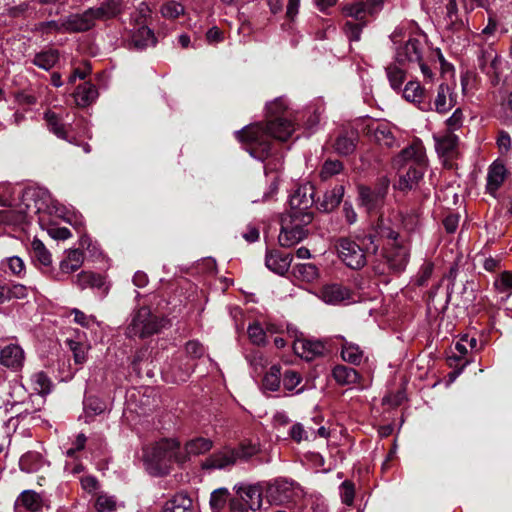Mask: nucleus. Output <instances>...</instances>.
I'll list each match as a JSON object with an SVG mask.
<instances>
[{
  "label": "nucleus",
  "mask_w": 512,
  "mask_h": 512,
  "mask_svg": "<svg viewBox=\"0 0 512 512\" xmlns=\"http://www.w3.org/2000/svg\"><path fill=\"white\" fill-rule=\"evenodd\" d=\"M287 109V100L283 97L276 98L266 105L267 124L265 127L257 123L235 132L240 142H245L250 146L249 153L253 157L264 160L269 156L271 150L270 138L286 141L291 137L295 131V126L289 118L290 113Z\"/></svg>",
  "instance_id": "f257e3e1"
},
{
  "label": "nucleus",
  "mask_w": 512,
  "mask_h": 512,
  "mask_svg": "<svg viewBox=\"0 0 512 512\" xmlns=\"http://www.w3.org/2000/svg\"><path fill=\"white\" fill-rule=\"evenodd\" d=\"M363 244L372 253H376L382 246L383 257L391 271L400 273L406 268L410 255L409 246L389 222L381 219L363 236Z\"/></svg>",
  "instance_id": "f03ea898"
},
{
  "label": "nucleus",
  "mask_w": 512,
  "mask_h": 512,
  "mask_svg": "<svg viewBox=\"0 0 512 512\" xmlns=\"http://www.w3.org/2000/svg\"><path fill=\"white\" fill-rule=\"evenodd\" d=\"M142 460L150 475L164 476L169 474L174 463L184 464L186 456L177 439L163 438L143 447Z\"/></svg>",
  "instance_id": "7ed1b4c3"
},
{
  "label": "nucleus",
  "mask_w": 512,
  "mask_h": 512,
  "mask_svg": "<svg viewBox=\"0 0 512 512\" xmlns=\"http://www.w3.org/2000/svg\"><path fill=\"white\" fill-rule=\"evenodd\" d=\"M360 243L349 237H340L336 240L335 249L338 258L348 268L358 270L366 265V246L363 244V237H358Z\"/></svg>",
  "instance_id": "20e7f679"
},
{
  "label": "nucleus",
  "mask_w": 512,
  "mask_h": 512,
  "mask_svg": "<svg viewBox=\"0 0 512 512\" xmlns=\"http://www.w3.org/2000/svg\"><path fill=\"white\" fill-rule=\"evenodd\" d=\"M160 322L148 307H141L131 315V320L126 328L129 338H146L160 331Z\"/></svg>",
  "instance_id": "39448f33"
},
{
  "label": "nucleus",
  "mask_w": 512,
  "mask_h": 512,
  "mask_svg": "<svg viewBox=\"0 0 512 512\" xmlns=\"http://www.w3.org/2000/svg\"><path fill=\"white\" fill-rule=\"evenodd\" d=\"M426 49L427 42L424 33H417L414 36L409 35L408 40L396 48V61L399 64L422 61Z\"/></svg>",
  "instance_id": "423d86ee"
},
{
  "label": "nucleus",
  "mask_w": 512,
  "mask_h": 512,
  "mask_svg": "<svg viewBox=\"0 0 512 512\" xmlns=\"http://www.w3.org/2000/svg\"><path fill=\"white\" fill-rule=\"evenodd\" d=\"M298 493V488L294 486L293 482L277 479L268 485L266 497L269 502L281 505L293 502Z\"/></svg>",
  "instance_id": "0eeeda50"
},
{
  "label": "nucleus",
  "mask_w": 512,
  "mask_h": 512,
  "mask_svg": "<svg viewBox=\"0 0 512 512\" xmlns=\"http://www.w3.org/2000/svg\"><path fill=\"white\" fill-rule=\"evenodd\" d=\"M320 297L325 303L332 305H347L355 301L353 292L348 287L338 283L322 287Z\"/></svg>",
  "instance_id": "6e6552de"
},
{
  "label": "nucleus",
  "mask_w": 512,
  "mask_h": 512,
  "mask_svg": "<svg viewBox=\"0 0 512 512\" xmlns=\"http://www.w3.org/2000/svg\"><path fill=\"white\" fill-rule=\"evenodd\" d=\"M394 166L404 167L408 165H426V154L423 145L419 142H414L410 146L403 149L395 158Z\"/></svg>",
  "instance_id": "1a4fd4ad"
},
{
  "label": "nucleus",
  "mask_w": 512,
  "mask_h": 512,
  "mask_svg": "<svg viewBox=\"0 0 512 512\" xmlns=\"http://www.w3.org/2000/svg\"><path fill=\"white\" fill-rule=\"evenodd\" d=\"M314 202V187L310 183L298 186L289 199L290 209L302 212H311Z\"/></svg>",
  "instance_id": "9d476101"
},
{
  "label": "nucleus",
  "mask_w": 512,
  "mask_h": 512,
  "mask_svg": "<svg viewBox=\"0 0 512 512\" xmlns=\"http://www.w3.org/2000/svg\"><path fill=\"white\" fill-rule=\"evenodd\" d=\"M84 262V254L80 249L65 251L64 258L60 261L59 272L54 275L55 280L62 281L64 275H70L77 271Z\"/></svg>",
  "instance_id": "9b49d317"
},
{
  "label": "nucleus",
  "mask_w": 512,
  "mask_h": 512,
  "mask_svg": "<svg viewBox=\"0 0 512 512\" xmlns=\"http://www.w3.org/2000/svg\"><path fill=\"white\" fill-rule=\"evenodd\" d=\"M237 461V452L234 448L225 447L210 455L202 464L204 469H225Z\"/></svg>",
  "instance_id": "f8f14e48"
},
{
  "label": "nucleus",
  "mask_w": 512,
  "mask_h": 512,
  "mask_svg": "<svg viewBox=\"0 0 512 512\" xmlns=\"http://www.w3.org/2000/svg\"><path fill=\"white\" fill-rule=\"evenodd\" d=\"M24 361V350L18 344L11 343L0 351V364L13 371L20 370L23 367Z\"/></svg>",
  "instance_id": "ddd939ff"
},
{
  "label": "nucleus",
  "mask_w": 512,
  "mask_h": 512,
  "mask_svg": "<svg viewBox=\"0 0 512 512\" xmlns=\"http://www.w3.org/2000/svg\"><path fill=\"white\" fill-rule=\"evenodd\" d=\"M64 32L77 33L84 32L94 26V22L89 9L81 14H72L63 19Z\"/></svg>",
  "instance_id": "4468645a"
},
{
  "label": "nucleus",
  "mask_w": 512,
  "mask_h": 512,
  "mask_svg": "<svg viewBox=\"0 0 512 512\" xmlns=\"http://www.w3.org/2000/svg\"><path fill=\"white\" fill-rule=\"evenodd\" d=\"M479 66L487 75L498 77L502 70V59L494 48L488 47L481 53Z\"/></svg>",
  "instance_id": "2eb2a0df"
},
{
  "label": "nucleus",
  "mask_w": 512,
  "mask_h": 512,
  "mask_svg": "<svg viewBox=\"0 0 512 512\" xmlns=\"http://www.w3.org/2000/svg\"><path fill=\"white\" fill-rule=\"evenodd\" d=\"M294 352L306 360H312L324 353L325 346L317 340L298 339L293 345Z\"/></svg>",
  "instance_id": "dca6fc26"
},
{
  "label": "nucleus",
  "mask_w": 512,
  "mask_h": 512,
  "mask_svg": "<svg viewBox=\"0 0 512 512\" xmlns=\"http://www.w3.org/2000/svg\"><path fill=\"white\" fill-rule=\"evenodd\" d=\"M456 105V95L446 83H441L437 88V95L434 99V109L440 114L447 113Z\"/></svg>",
  "instance_id": "f3484780"
},
{
  "label": "nucleus",
  "mask_w": 512,
  "mask_h": 512,
  "mask_svg": "<svg viewBox=\"0 0 512 512\" xmlns=\"http://www.w3.org/2000/svg\"><path fill=\"white\" fill-rule=\"evenodd\" d=\"M291 254H283L278 250L268 251L265 258L266 267L276 274L284 275L292 262Z\"/></svg>",
  "instance_id": "a211bd4d"
},
{
  "label": "nucleus",
  "mask_w": 512,
  "mask_h": 512,
  "mask_svg": "<svg viewBox=\"0 0 512 512\" xmlns=\"http://www.w3.org/2000/svg\"><path fill=\"white\" fill-rule=\"evenodd\" d=\"M237 497L252 511L261 508L262 489L259 485H244L237 489Z\"/></svg>",
  "instance_id": "6ab92c4d"
},
{
  "label": "nucleus",
  "mask_w": 512,
  "mask_h": 512,
  "mask_svg": "<svg viewBox=\"0 0 512 512\" xmlns=\"http://www.w3.org/2000/svg\"><path fill=\"white\" fill-rule=\"evenodd\" d=\"M306 237V232L292 228L291 220L281 219V230L278 236L279 244L282 247H291L302 241Z\"/></svg>",
  "instance_id": "aec40b11"
},
{
  "label": "nucleus",
  "mask_w": 512,
  "mask_h": 512,
  "mask_svg": "<svg viewBox=\"0 0 512 512\" xmlns=\"http://www.w3.org/2000/svg\"><path fill=\"white\" fill-rule=\"evenodd\" d=\"M403 97L414 104L421 110L432 109L431 104L425 101V91L421 84L417 81L408 82L403 90Z\"/></svg>",
  "instance_id": "412c9836"
},
{
  "label": "nucleus",
  "mask_w": 512,
  "mask_h": 512,
  "mask_svg": "<svg viewBox=\"0 0 512 512\" xmlns=\"http://www.w3.org/2000/svg\"><path fill=\"white\" fill-rule=\"evenodd\" d=\"M120 0H106L99 7L89 8L93 22L96 20H108L121 13Z\"/></svg>",
  "instance_id": "4be33fe9"
},
{
  "label": "nucleus",
  "mask_w": 512,
  "mask_h": 512,
  "mask_svg": "<svg viewBox=\"0 0 512 512\" xmlns=\"http://www.w3.org/2000/svg\"><path fill=\"white\" fill-rule=\"evenodd\" d=\"M373 139L381 146L392 148L396 145V138L388 123H377L369 128Z\"/></svg>",
  "instance_id": "5701e85b"
},
{
  "label": "nucleus",
  "mask_w": 512,
  "mask_h": 512,
  "mask_svg": "<svg viewBox=\"0 0 512 512\" xmlns=\"http://www.w3.org/2000/svg\"><path fill=\"white\" fill-rule=\"evenodd\" d=\"M446 14L444 17L445 27L450 32H459L466 28L465 22L460 18L456 0H447L445 5Z\"/></svg>",
  "instance_id": "b1692460"
},
{
  "label": "nucleus",
  "mask_w": 512,
  "mask_h": 512,
  "mask_svg": "<svg viewBox=\"0 0 512 512\" xmlns=\"http://www.w3.org/2000/svg\"><path fill=\"white\" fill-rule=\"evenodd\" d=\"M27 222L28 213L22 207L0 210V224L7 226H21Z\"/></svg>",
  "instance_id": "393cba45"
},
{
  "label": "nucleus",
  "mask_w": 512,
  "mask_h": 512,
  "mask_svg": "<svg viewBox=\"0 0 512 512\" xmlns=\"http://www.w3.org/2000/svg\"><path fill=\"white\" fill-rule=\"evenodd\" d=\"M459 138L454 133H446L436 140V150L439 155L452 159L457 154Z\"/></svg>",
  "instance_id": "a878e982"
},
{
  "label": "nucleus",
  "mask_w": 512,
  "mask_h": 512,
  "mask_svg": "<svg viewBox=\"0 0 512 512\" xmlns=\"http://www.w3.org/2000/svg\"><path fill=\"white\" fill-rule=\"evenodd\" d=\"M213 446V442L204 437H196L187 441L182 449L183 454L186 456V462L190 456H198L208 452Z\"/></svg>",
  "instance_id": "bb28decb"
},
{
  "label": "nucleus",
  "mask_w": 512,
  "mask_h": 512,
  "mask_svg": "<svg viewBox=\"0 0 512 512\" xmlns=\"http://www.w3.org/2000/svg\"><path fill=\"white\" fill-rule=\"evenodd\" d=\"M425 165H410L407 172L401 175L397 184L400 190L411 189L423 177Z\"/></svg>",
  "instance_id": "cd10ccee"
},
{
  "label": "nucleus",
  "mask_w": 512,
  "mask_h": 512,
  "mask_svg": "<svg viewBox=\"0 0 512 512\" xmlns=\"http://www.w3.org/2000/svg\"><path fill=\"white\" fill-rule=\"evenodd\" d=\"M192 499L185 493H177L169 499L163 508V512H190Z\"/></svg>",
  "instance_id": "c85d7f7f"
},
{
  "label": "nucleus",
  "mask_w": 512,
  "mask_h": 512,
  "mask_svg": "<svg viewBox=\"0 0 512 512\" xmlns=\"http://www.w3.org/2000/svg\"><path fill=\"white\" fill-rule=\"evenodd\" d=\"M98 96L97 88L90 82L79 85L75 92V100L77 105L86 107L96 100Z\"/></svg>",
  "instance_id": "c756f323"
},
{
  "label": "nucleus",
  "mask_w": 512,
  "mask_h": 512,
  "mask_svg": "<svg viewBox=\"0 0 512 512\" xmlns=\"http://www.w3.org/2000/svg\"><path fill=\"white\" fill-rule=\"evenodd\" d=\"M332 376L339 385H352L358 382V372L345 365H337L332 370Z\"/></svg>",
  "instance_id": "7c9ffc66"
},
{
  "label": "nucleus",
  "mask_w": 512,
  "mask_h": 512,
  "mask_svg": "<svg viewBox=\"0 0 512 512\" xmlns=\"http://www.w3.org/2000/svg\"><path fill=\"white\" fill-rule=\"evenodd\" d=\"M505 177L506 169L504 165L499 163H493L488 170L487 190L490 193L497 191L504 182Z\"/></svg>",
  "instance_id": "2f4dec72"
},
{
  "label": "nucleus",
  "mask_w": 512,
  "mask_h": 512,
  "mask_svg": "<svg viewBox=\"0 0 512 512\" xmlns=\"http://www.w3.org/2000/svg\"><path fill=\"white\" fill-rule=\"evenodd\" d=\"M281 219L291 220L292 228L295 227L297 230L299 229L307 233L306 227L312 222L313 214L312 212H302L290 209L282 216Z\"/></svg>",
  "instance_id": "473e14b6"
},
{
  "label": "nucleus",
  "mask_w": 512,
  "mask_h": 512,
  "mask_svg": "<svg viewBox=\"0 0 512 512\" xmlns=\"http://www.w3.org/2000/svg\"><path fill=\"white\" fill-rule=\"evenodd\" d=\"M44 462L45 461L40 453L29 451L20 458L19 465L22 471L34 473L43 467Z\"/></svg>",
  "instance_id": "72a5a7b5"
},
{
  "label": "nucleus",
  "mask_w": 512,
  "mask_h": 512,
  "mask_svg": "<svg viewBox=\"0 0 512 512\" xmlns=\"http://www.w3.org/2000/svg\"><path fill=\"white\" fill-rule=\"evenodd\" d=\"M344 195L343 186H335L332 190L324 194L323 200L320 202L319 208L324 212L334 210L342 201Z\"/></svg>",
  "instance_id": "f704fd0d"
},
{
  "label": "nucleus",
  "mask_w": 512,
  "mask_h": 512,
  "mask_svg": "<svg viewBox=\"0 0 512 512\" xmlns=\"http://www.w3.org/2000/svg\"><path fill=\"white\" fill-rule=\"evenodd\" d=\"M59 61V52L56 49H47L34 56L33 64L37 67L49 71Z\"/></svg>",
  "instance_id": "c9c22d12"
},
{
  "label": "nucleus",
  "mask_w": 512,
  "mask_h": 512,
  "mask_svg": "<svg viewBox=\"0 0 512 512\" xmlns=\"http://www.w3.org/2000/svg\"><path fill=\"white\" fill-rule=\"evenodd\" d=\"M44 119L47 122L49 131L55 134L58 138L72 142L68 138V134L65 125L62 123L61 117L53 111H47L44 114Z\"/></svg>",
  "instance_id": "e433bc0d"
},
{
  "label": "nucleus",
  "mask_w": 512,
  "mask_h": 512,
  "mask_svg": "<svg viewBox=\"0 0 512 512\" xmlns=\"http://www.w3.org/2000/svg\"><path fill=\"white\" fill-rule=\"evenodd\" d=\"M341 339L343 340L341 344L342 359L354 365L360 364L363 358V351L361 348L357 344L345 340L343 337Z\"/></svg>",
  "instance_id": "4c0bfd02"
},
{
  "label": "nucleus",
  "mask_w": 512,
  "mask_h": 512,
  "mask_svg": "<svg viewBox=\"0 0 512 512\" xmlns=\"http://www.w3.org/2000/svg\"><path fill=\"white\" fill-rule=\"evenodd\" d=\"M17 504L22 505L30 512H37L42 508L41 496L33 490L23 491L17 499Z\"/></svg>",
  "instance_id": "58836bf2"
},
{
  "label": "nucleus",
  "mask_w": 512,
  "mask_h": 512,
  "mask_svg": "<svg viewBox=\"0 0 512 512\" xmlns=\"http://www.w3.org/2000/svg\"><path fill=\"white\" fill-rule=\"evenodd\" d=\"M31 253L34 260L39 264L48 267L52 263L51 253L47 250L43 242L34 238L31 243Z\"/></svg>",
  "instance_id": "ea45409f"
},
{
  "label": "nucleus",
  "mask_w": 512,
  "mask_h": 512,
  "mask_svg": "<svg viewBox=\"0 0 512 512\" xmlns=\"http://www.w3.org/2000/svg\"><path fill=\"white\" fill-rule=\"evenodd\" d=\"M132 42L137 49H144L155 44L153 31L147 26H141L132 36Z\"/></svg>",
  "instance_id": "a19ab883"
},
{
  "label": "nucleus",
  "mask_w": 512,
  "mask_h": 512,
  "mask_svg": "<svg viewBox=\"0 0 512 512\" xmlns=\"http://www.w3.org/2000/svg\"><path fill=\"white\" fill-rule=\"evenodd\" d=\"M342 12L344 16L351 18L354 22H366L368 23V14L365 10V6L361 1L354 2L343 6Z\"/></svg>",
  "instance_id": "79ce46f5"
},
{
  "label": "nucleus",
  "mask_w": 512,
  "mask_h": 512,
  "mask_svg": "<svg viewBox=\"0 0 512 512\" xmlns=\"http://www.w3.org/2000/svg\"><path fill=\"white\" fill-rule=\"evenodd\" d=\"M74 283L83 290L88 287H100L103 284V279L100 275L93 272L82 271L77 274Z\"/></svg>",
  "instance_id": "37998d69"
},
{
  "label": "nucleus",
  "mask_w": 512,
  "mask_h": 512,
  "mask_svg": "<svg viewBox=\"0 0 512 512\" xmlns=\"http://www.w3.org/2000/svg\"><path fill=\"white\" fill-rule=\"evenodd\" d=\"M230 493L226 488H218L211 493L210 508L213 512H221L229 500Z\"/></svg>",
  "instance_id": "c03bdc74"
},
{
  "label": "nucleus",
  "mask_w": 512,
  "mask_h": 512,
  "mask_svg": "<svg viewBox=\"0 0 512 512\" xmlns=\"http://www.w3.org/2000/svg\"><path fill=\"white\" fill-rule=\"evenodd\" d=\"M281 367L273 365L263 378V387L269 391H277L281 383Z\"/></svg>",
  "instance_id": "a18cd8bd"
},
{
  "label": "nucleus",
  "mask_w": 512,
  "mask_h": 512,
  "mask_svg": "<svg viewBox=\"0 0 512 512\" xmlns=\"http://www.w3.org/2000/svg\"><path fill=\"white\" fill-rule=\"evenodd\" d=\"M67 344L69 349L73 353V358L76 364L82 365L87 360V352L89 350V345L84 342H79L75 340H67Z\"/></svg>",
  "instance_id": "49530a36"
},
{
  "label": "nucleus",
  "mask_w": 512,
  "mask_h": 512,
  "mask_svg": "<svg viewBox=\"0 0 512 512\" xmlns=\"http://www.w3.org/2000/svg\"><path fill=\"white\" fill-rule=\"evenodd\" d=\"M356 138L354 136L339 135L334 143V149L338 154L349 155L356 148Z\"/></svg>",
  "instance_id": "de8ad7c7"
},
{
  "label": "nucleus",
  "mask_w": 512,
  "mask_h": 512,
  "mask_svg": "<svg viewBox=\"0 0 512 512\" xmlns=\"http://www.w3.org/2000/svg\"><path fill=\"white\" fill-rule=\"evenodd\" d=\"M359 199L361 205L368 211L376 209L382 203V201L376 198V194H374L373 190L369 187L359 188Z\"/></svg>",
  "instance_id": "09e8293b"
},
{
  "label": "nucleus",
  "mask_w": 512,
  "mask_h": 512,
  "mask_svg": "<svg viewBox=\"0 0 512 512\" xmlns=\"http://www.w3.org/2000/svg\"><path fill=\"white\" fill-rule=\"evenodd\" d=\"M343 170V163L339 160H326L320 171V178L328 180L335 175H338Z\"/></svg>",
  "instance_id": "8fccbe9b"
},
{
  "label": "nucleus",
  "mask_w": 512,
  "mask_h": 512,
  "mask_svg": "<svg viewBox=\"0 0 512 512\" xmlns=\"http://www.w3.org/2000/svg\"><path fill=\"white\" fill-rule=\"evenodd\" d=\"M250 341L255 345L266 344V331L259 322L251 323L247 328Z\"/></svg>",
  "instance_id": "3c124183"
},
{
  "label": "nucleus",
  "mask_w": 512,
  "mask_h": 512,
  "mask_svg": "<svg viewBox=\"0 0 512 512\" xmlns=\"http://www.w3.org/2000/svg\"><path fill=\"white\" fill-rule=\"evenodd\" d=\"M366 25V22H354L352 20H347L344 23L343 31L350 41H359L362 30Z\"/></svg>",
  "instance_id": "603ef678"
},
{
  "label": "nucleus",
  "mask_w": 512,
  "mask_h": 512,
  "mask_svg": "<svg viewBox=\"0 0 512 512\" xmlns=\"http://www.w3.org/2000/svg\"><path fill=\"white\" fill-rule=\"evenodd\" d=\"M294 273L304 281L310 282L317 278L318 269L312 263H305L296 265L294 268Z\"/></svg>",
  "instance_id": "864d4df0"
},
{
  "label": "nucleus",
  "mask_w": 512,
  "mask_h": 512,
  "mask_svg": "<svg viewBox=\"0 0 512 512\" xmlns=\"http://www.w3.org/2000/svg\"><path fill=\"white\" fill-rule=\"evenodd\" d=\"M499 293L506 294V299L512 294V272H503L494 282Z\"/></svg>",
  "instance_id": "5fc2aeb1"
},
{
  "label": "nucleus",
  "mask_w": 512,
  "mask_h": 512,
  "mask_svg": "<svg viewBox=\"0 0 512 512\" xmlns=\"http://www.w3.org/2000/svg\"><path fill=\"white\" fill-rule=\"evenodd\" d=\"M386 72L391 87L394 90L399 89L405 80V72L403 71V69L393 64L386 68Z\"/></svg>",
  "instance_id": "6e6d98bb"
},
{
  "label": "nucleus",
  "mask_w": 512,
  "mask_h": 512,
  "mask_svg": "<svg viewBox=\"0 0 512 512\" xmlns=\"http://www.w3.org/2000/svg\"><path fill=\"white\" fill-rule=\"evenodd\" d=\"M478 341L475 337H470L469 335H464L460 338V340L455 344V350L459 353L460 357L466 355L470 350L477 349Z\"/></svg>",
  "instance_id": "4d7b16f0"
},
{
  "label": "nucleus",
  "mask_w": 512,
  "mask_h": 512,
  "mask_svg": "<svg viewBox=\"0 0 512 512\" xmlns=\"http://www.w3.org/2000/svg\"><path fill=\"white\" fill-rule=\"evenodd\" d=\"M116 508V500L113 496L107 494L98 495L95 502L97 512H112Z\"/></svg>",
  "instance_id": "13d9d810"
},
{
  "label": "nucleus",
  "mask_w": 512,
  "mask_h": 512,
  "mask_svg": "<svg viewBox=\"0 0 512 512\" xmlns=\"http://www.w3.org/2000/svg\"><path fill=\"white\" fill-rule=\"evenodd\" d=\"M464 114L460 108L454 110L452 115L445 121L447 133H453L463 126Z\"/></svg>",
  "instance_id": "bf43d9fd"
},
{
  "label": "nucleus",
  "mask_w": 512,
  "mask_h": 512,
  "mask_svg": "<svg viewBox=\"0 0 512 512\" xmlns=\"http://www.w3.org/2000/svg\"><path fill=\"white\" fill-rule=\"evenodd\" d=\"M161 13L166 18H177L184 13V7L176 1H169L162 6Z\"/></svg>",
  "instance_id": "052dcab7"
},
{
  "label": "nucleus",
  "mask_w": 512,
  "mask_h": 512,
  "mask_svg": "<svg viewBox=\"0 0 512 512\" xmlns=\"http://www.w3.org/2000/svg\"><path fill=\"white\" fill-rule=\"evenodd\" d=\"M106 409L105 403L98 398L89 397L85 401V411L87 415H100Z\"/></svg>",
  "instance_id": "680f3d73"
},
{
  "label": "nucleus",
  "mask_w": 512,
  "mask_h": 512,
  "mask_svg": "<svg viewBox=\"0 0 512 512\" xmlns=\"http://www.w3.org/2000/svg\"><path fill=\"white\" fill-rule=\"evenodd\" d=\"M340 497L344 504L350 506L354 501L355 487L351 481H344L339 487Z\"/></svg>",
  "instance_id": "e2e57ef3"
},
{
  "label": "nucleus",
  "mask_w": 512,
  "mask_h": 512,
  "mask_svg": "<svg viewBox=\"0 0 512 512\" xmlns=\"http://www.w3.org/2000/svg\"><path fill=\"white\" fill-rule=\"evenodd\" d=\"M31 380L35 385V390L39 393H48L50 391V380L44 372L33 374Z\"/></svg>",
  "instance_id": "0e129e2a"
},
{
  "label": "nucleus",
  "mask_w": 512,
  "mask_h": 512,
  "mask_svg": "<svg viewBox=\"0 0 512 512\" xmlns=\"http://www.w3.org/2000/svg\"><path fill=\"white\" fill-rule=\"evenodd\" d=\"M282 382L286 390L292 391L301 382V377L297 372L287 369L282 375Z\"/></svg>",
  "instance_id": "69168bd1"
},
{
  "label": "nucleus",
  "mask_w": 512,
  "mask_h": 512,
  "mask_svg": "<svg viewBox=\"0 0 512 512\" xmlns=\"http://www.w3.org/2000/svg\"><path fill=\"white\" fill-rule=\"evenodd\" d=\"M237 452V460H248L258 453L259 448L253 443H242L238 448H234Z\"/></svg>",
  "instance_id": "338daca9"
},
{
  "label": "nucleus",
  "mask_w": 512,
  "mask_h": 512,
  "mask_svg": "<svg viewBox=\"0 0 512 512\" xmlns=\"http://www.w3.org/2000/svg\"><path fill=\"white\" fill-rule=\"evenodd\" d=\"M186 354L193 358H201L205 353L204 346L197 340L188 341L185 345Z\"/></svg>",
  "instance_id": "774afa93"
}]
</instances>
